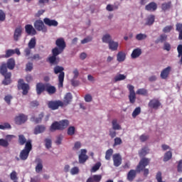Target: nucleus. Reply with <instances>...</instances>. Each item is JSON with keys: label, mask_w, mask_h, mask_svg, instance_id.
Instances as JSON below:
<instances>
[{"label": "nucleus", "mask_w": 182, "mask_h": 182, "mask_svg": "<svg viewBox=\"0 0 182 182\" xmlns=\"http://www.w3.org/2000/svg\"><path fill=\"white\" fill-rule=\"evenodd\" d=\"M147 90L144 88L138 89L136 91V95H141V96H147Z\"/></svg>", "instance_id": "obj_44"}, {"label": "nucleus", "mask_w": 182, "mask_h": 182, "mask_svg": "<svg viewBox=\"0 0 182 182\" xmlns=\"http://www.w3.org/2000/svg\"><path fill=\"white\" fill-rule=\"evenodd\" d=\"M13 97L12 95H8L4 97V101L7 105H11V101L12 100Z\"/></svg>", "instance_id": "obj_59"}, {"label": "nucleus", "mask_w": 182, "mask_h": 182, "mask_svg": "<svg viewBox=\"0 0 182 182\" xmlns=\"http://www.w3.org/2000/svg\"><path fill=\"white\" fill-rule=\"evenodd\" d=\"M102 180V175H93L87 178L86 182H100Z\"/></svg>", "instance_id": "obj_26"}, {"label": "nucleus", "mask_w": 182, "mask_h": 182, "mask_svg": "<svg viewBox=\"0 0 182 182\" xmlns=\"http://www.w3.org/2000/svg\"><path fill=\"white\" fill-rule=\"evenodd\" d=\"M28 120V116L25 115V114H19L18 116H16L14 118V122L18 126H21V124H23V123L26 122Z\"/></svg>", "instance_id": "obj_11"}, {"label": "nucleus", "mask_w": 182, "mask_h": 182, "mask_svg": "<svg viewBox=\"0 0 182 182\" xmlns=\"http://www.w3.org/2000/svg\"><path fill=\"white\" fill-rule=\"evenodd\" d=\"M52 55H53L48 58L49 63L51 65H58L59 63V60L56 57L58 56V55H60V53H58L56 50H52Z\"/></svg>", "instance_id": "obj_12"}, {"label": "nucleus", "mask_w": 182, "mask_h": 182, "mask_svg": "<svg viewBox=\"0 0 182 182\" xmlns=\"http://www.w3.org/2000/svg\"><path fill=\"white\" fill-rule=\"evenodd\" d=\"M43 22H44L45 25H47V26L56 27V26H58V25H59V23L56 20H51L49 18H43Z\"/></svg>", "instance_id": "obj_20"}, {"label": "nucleus", "mask_w": 182, "mask_h": 182, "mask_svg": "<svg viewBox=\"0 0 182 182\" xmlns=\"http://www.w3.org/2000/svg\"><path fill=\"white\" fill-rule=\"evenodd\" d=\"M17 87L18 90H23L22 94L24 96H26V95L29 93V85L25 83V82L23 81V79L18 80Z\"/></svg>", "instance_id": "obj_7"}, {"label": "nucleus", "mask_w": 182, "mask_h": 182, "mask_svg": "<svg viewBox=\"0 0 182 182\" xmlns=\"http://www.w3.org/2000/svg\"><path fill=\"white\" fill-rule=\"evenodd\" d=\"M150 164V159L149 158H142L139 164L136 166V170L131 169L127 173V181H133L137 176V173H140L143 171L145 167H147Z\"/></svg>", "instance_id": "obj_2"}, {"label": "nucleus", "mask_w": 182, "mask_h": 182, "mask_svg": "<svg viewBox=\"0 0 182 182\" xmlns=\"http://www.w3.org/2000/svg\"><path fill=\"white\" fill-rule=\"evenodd\" d=\"M149 151H150V149L147 147H144L141 149V150L139 152L140 157H144V156H146L149 154Z\"/></svg>", "instance_id": "obj_39"}, {"label": "nucleus", "mask_w": 182, "mask_h": 182, "mask_svg": "<svg viewBox=\"0 0 182 182\" xmlns=\"http://www.w3.org/2000/svg\"><path fill=\"white\" fill-rule=\"evenodd\" d=\"M6 129H12V127L11 126L10 123L5 122L4 124H0V129L1 130H5Z\"/></svg>", "instance_id": "obj_48"}, {"label": "nucleus", "mask_w": 182, "mask_h": 182, "mask_svg": "<svg viewBox=\"0 0 182 182\" xmlns=\"http://www.w3.org/2000/svg\"><path fill=\"white\" fill-rule=\"evenodd\" d=\"M178 50V58H181L179 60L180 65H182V45L179 44L177 47Z\"/></svg>", "instance_id": "obj_40"}, {"label": "nucleus", "mask_w": 182, "mask_h": 182, "mask_svg": "<svg viewBox=\"0 0 182 182\" xmlns=\"http://www.w3.org/2000/svg\"><path fill=\"white\" fill-rule=\"evenodd\" d=\"M109 49L110 50L114 51V50H117L118 48H119V43L118 42H115L114 41H112L109 44Z\"/></svg>", "instance_id": "obj_28"}, {"label": "nucleus", "mask_w": 182, "mask_h": 182, "mask_svg": "<svg viewBox=\"0 0 182 182\" xmlns=\"http://www.w3.org/2000/svg\"><path fill=\"white\" fill-rule=\"evenodd\" d=\"M55 45L57 47L52 49V50L57 51L58 53H63L66 48V42L63 38H59L55 41Z\"/></svg>", "instance_id": "obj_6"}, {"label": "nucleus", "mask_w": 182, "mask_h": 182, "mask_svg": "<svg viewBox=\"0 0 182 182\" xmlns=\"http://www.w3.org/2000/svg\"><path fill=\"white\" fill-rule=\"evenodd\" d=\"M176 32L182 31V23H177L176 24Z\"/></svg>", "instance_id": "obj_61"}, {"label": "nucleus", "mask_w": 182, "mask_h": 182, "mask_svg": "<svg viewBox=\"0 0 182 182\" xmlns=\"http://www.w3.org/2000/svg\"><path fill=\"white\" fill-rule=\"evenodd\" d=\"M145 10L148 11L149 12H154L157 11V4L154 1L148 4L145 6Z\"/></svg>", "instance_id": "obj_21"}, {"label": "nucleus", "mask_w": 182, "mask_h": 182, "mask_svg": "<svg viewBox=\"0 0 182 182\" xmlns=\"http://www.w3.org/2000/svg\"><path fill=\"white\" fill-rule=\"evenodd\" d=\"M36 93L38 96L42 95L45 90H46V84L43 82H38L36 86Z\"/></svg>", "instance_id": "obj_15"}, {"label": "nucleus", "mask_w": 182, "mask_h": 182, "mask_svg": "<svg viewBox=\"0 0 182 182\" xmlns=\"http://www.w3.org/2000/svg\"><path fill=\"white\" fill-rule=\"evenodd\" d=\"M127 87L129 91V102L133 105L136 102V92H134V86L129 85L127 86Z\"/></svg>", "instance_id": "obj_13"}, {"label": "nucleus", "mask_w": 182, "mask_h": 182, "mask_svg": "<svg viewBox=\"0 0 182 182\" xmlns=\"http://www.w3.org/2000/svg\"><path fill=\"white\" fill-rule=\"evenodd\" d=\"M35 163H36V171L37 173H41V171H42V170H43V161H42V159H41V158H36L35 160Z\"/></svg>", "instance_id": "obj_18"}, {"label": "nucleus", "mask_w": 182, "mask_h": 182, "mask_svg": "<svg viewBox=\"0 0 182 182\" xmlns=\"http://www.w3.org/2000/svg\"><path fill=\"white\" fill-rule=\"evenodd\" d=\"M48 107L51 110H58L59 107H63V103L60 100L48 101Z\"/></svg>", "instance_id": "obj_8"}, {"label": "nucleus", "mask_w": 182, "mask_h": 182, "mask_svg": "<svg viewBox=\"0 0 182 182\" xmlns=\"http://www.w3.org/2000/svg\"><path fill=\"white\" fill-rule=\"evenodd\" d=\"M147 38V35L143 33H139L136 36V41H144Z\"/></svg>", "instance_id": "obj_49"}, {"label": "nucleus", "mask_w": 182, "mask_h": 182, "mask_svg": "<svg viewBox=\"0 0 182 182\" xmlns=\"http://www.w3.org/2000/svg\"><path fill=\"white\" fill-rule=\"evenodd\" d=\"M45 116V114L43 112H41L38 114V117H36L35 116H33L31 117V122H33L36 123V124H38V123H42V119H43Z\"/></svg>", "instance_id": "obj_22"}, {"label": "nucleus", "mask_w": 182, "mask_h": 182, "mask_svg": "<svg viewBox=\"0 0 182 182\" xmlns=\"http://www.w3.org/2000/svg\"><path fill=\"white\" fill-rule=\"evenodd\" d=\"M171 157H173V153H171V151H167L164 154V161H168V160H171Z\"/></svg>", "instance_id": "obj_42"}, {"label": "nucleus", "mask_w": 182, "mask_h": 182, "mask_svg": "<svg viewBox=\"0 0 182 182\" xmlns=\"http://www.w3.org/2000/svg\"><path fill=\"white\" fill-rule=\"evenodd\" d=\"M140 55H141V49L136 48L132 51V53L131 54V57L132 58V59H136V58H139V56H140Z\"/></svg>", "instance_id": "obj_30"}, {"label": "nucleus", "mask_w": 182, "mask_h": 182, "mask_svg": "<svg viewBox=\"0 0 182 182\" xmlns=\"http://www.w3.org/2000/svg\"><path fill=\"white\" fill-rule=\"evenodd\" d=\"M8 69L9 70H14L15 69V59L10 58L7 60V63H3L0 65V73L2 76H4V79L3 80V85L5 86L8 85H11V77H12V73L11 72H8Z\"/></svg>", "instance_id": "obj_1"}, {"label": "nucleus", "mask_w": 182, "mask_h": 182, "mask_svg": "<svg viewBox=\"0 0 182 182\" xmlns=\"http://www.w3.org/2000/svg\"><path fill=\"white\" fill-rule=\"evenodd\" d=\"M114 167H119L122 164V156L119 154H115L112 156Z\"/></svg>", "instance_id": "obj_17"}, {"label": "nucleus", "mask_w": 182, "mask_h": 182, "mask_svg": "<svg viewBox=\"0 0 182 182\" xmlns=\"http://www.w3.org/2000/svg\"><path fill=\"white\" fill-rule=\"evenodd\" d=\"M170 72H171V67L168 66L164 68L161 73V79H167L168 77V75H170Z\"/></svg>", "instance_id": "obj_24"}, {"label": "nucleus", "mask_w": 182, "mask_h": 182, "mask_svg": "<svg viewBox=\"0 0 182 182\" xmlns=\"http://www.w3.org/2000/svg\"><path fill=\"white\" fill-rule=\"evenodd\" d=\"M21 36H22V27L18 26V27L16 28V29L14 31V40L16 42H18V41H19V38H21Z\"/></svg>", "instance_id": "obj_19"}, {"label": "nucleus", "mask_w": 182, "mask_h": 182, "mask_svg": "<svg viewBox=\"0 0 182 182\" xmlns=\"http://www.w3.org/2000/svg\"><path fill=\"white\" fill-rule=\"evenodd\" d=\"M76 132V128L75 127H69L67 131V134L68 136H73Z\"/></svg>", "instance_id": "obj_46"}, {"label": "nucleus", "mask_w": 182, "mask_h": 182, "mask_svg": "<svg viewBox=\"0 0 182 182\" xmlns=\"http://www.w3.org/2000/svg\"><path fill=\"white\" fill-rule=\"evenodd\" d=\"M13 55H15V50L12 49H9L6 50V54L4 55V58H11V56H13Z\"/></svg>", "instance_id": "obj_51"}, {"label": "nucleus", "mask_w": 182, "mask_h": 182, "mask_svg": "<svg viewBox=\"0 0 182 182\" xmlns=\"http://www.w3.org/2000/svg\"><path fill=\"white\" fill-rule=\"evenodd\" d=\"M46 130V127L44 125H37L34 129V134H41Z\"/></svg>", "instance_id": "obj_27"}, {"label": "nucleus", "mask_w": 182, "mask_h": 182, "mask_svg": "<svg viewBox=\"0 0 182 182\" xmlns=\"http://www.w3.org/2000/svg\"><path fill=\"white\" fill-rule=\"evenodd\" d=\"M73 99V96L72 95V93L68 92V93L65 94V95L64 97V100L62 102L63 107V106H68V105H70V103H72Z\"/></svg>", "instance_id": "obj_16"}, {"label": "nucleus", "mask_w": 182, "mask_h": 182, "mask_svg": "<svg viewBox=\"0 0 182 182\" xmlns=\"http://www.w3.org/2000/svg\"><path fill=\"white\" fill-rule=\"evenodd\" d=\"M117 60L118 62H124L126 60V53L119 51L117 55Z\"/></svg>", "instance_id": "obj_29"}, {"label": "nucleus", "mask_w": 182, "mask_h": 182, "mask_svg": "<svg viewBox=\"0 0 182 182\" xmlns=\"http://www.w3.org/2000/svg\"><path fill=\"white\" fill-rule=\"evenodd\" d=\"M46 92H48V95H55V93H56V87L53 85L46 84Z\"/></svg>", "instance_id": "obj_25"}, {"label": "nucleus", "mask_w": 182, "mask_h": 182, "mask_svg": "<svg viewBox=\"0 0 182 182\" xmlns=\"http://www.w3.org/2000/svg\"><path fill=\"white\" fill-rule=\"evenodd\" d=\"M34 28L36 31H38V32H47L48 28H46V26H45V23H43V21L42 20H36L34 22Z\"/></svg>", "instance_id": "obj_9"}, {"label": "nucleus", "mask_w": 182, "mask_h": 182, "mask_svg": "<svg viewBox=\"0 0 182 182\" xmlns=\"http://www.w3.org/2000/svg\"><path fill=\"white\" fill-rule=\"evenodd\" d=\"M69 126V120L68 119H63L60 122H54L50 127V132H56V130H65Z\"/></svg>", "instance_id": "obj_4"}, {"label": "nucleus", "mask_w": 182, "mask_h": 182, "mask_svg": "<svg viewBox=\"0 0 182 182\" xmlns=\"http://www.w3.org/2000/svg\"><path fill=\"white\" fill-rule=\"evenodd\" d=\"M28 46L29 48V49H34V48H36V38L35 37L32 38L28 43Z\"/></svg>", "instance_id": "obj_37"}, {"label": "nucleus", "mask_w": 182, "mask_h": 182, "mask_svg": "<svg viewBox=\"0 0 182 182\" xmlns=\"http://www.w3.org/2000/svg\"><path fill=\"white\" fill-rule=\"evenodd\" d=\"M102 41L104 43H109L112 40V36L110 34H105L102 36Z\"/></svg>", "instance_id": "obj_35"}, {"label": "nucleus", "mask_w": 182, "mask_h": 182, "mask_svg": "<svg viewBox=\"0 0 182 182\" xmlns=\"http://www.w3.org/2000/svg\"><path fill=\"white\" fill-rule=\"evenodd\" d=\"M45 143H46V149H50V147H52V139H45Z\"/></svg>", "instance_id": "obj_58"}, {"label": "nucleus", "mask_w": 182, "mask_h": 182, "mask_svg": "<svg viewBox=\"0 0 182 182\" xmlns=\"http://www.w3.org/2000/svg\"><path fill=\"white\" fill-rule=\"evenodd\" d=\"M112 124L113 130H122V127L117 123V119H112Z\"/></svg>", "instance_id": "obj_33"}, {"label": "nucleus", "mask_w": 182, "mask_h": 182, "mask_svg": "<svg viewBox=\"0 0 182 182\" xmlns=\"http://www.w3.org/2000/svg\"><path fill=\"white\" fill-rule=\"evenodd\" d=\"M155 19H156V17L154 16V15H150L146 18V22L145 25H147L148 26H151V25H153L154 23Z\"/></svg>", "instance_id": "obj_32"}, {"label": "nucleus", "mask_w": 182, "mask_h": 182, "mask_svg": "<svg viewBox=\"0 0 182 182\" xmlns=\"http://www.w3.org/2000/svg\"><path fill=\"white\" fill-rule=\"evenodd\" d=\"M92 41H93V37L87 36L81 41V43L85 45V43H89V42H92Z\"/></svg>", "instance_id": "obj_53"}, {"label": "nucleus", "mask_w": 182, "mask_h": 182, "mask_svg": "<svg viewBox=\"0 0 182 182\" xmlns=\"http://www.w3.org/2000/svg\"><path fill=\"white\" fill-rule=\"evenodd\" d=\"M172 6L173 5L171 4V1L165 2L161 4V9L162 11L166 12V11H168V9H171Z\"/></svg>", "instance_id": "obj_31"}, {"label": "nucleus", "mask_w": 182, "mask_h": 182, "mask_svg": "<svg viewBox=\"0 0 182 182\" xmlns=\"http://www.w3.org/2000/svg\"><path fill=\"white\" fill-rule=\"evenodd\" d=\"M30 106L31 107H38V106H39V102L37 100L31 101L30 102Z\"/></svg>", "instance_id": "obj_63"}, {"label": "nucleus", "mask_w": 182, "mask_h": 182, "mask_svg": "<svg viewBox=\"0 0 182 182\" xmlns=\"http://www.w3.org/2000/svg\"><path fill=\"white\" fill-rule=\"evenodd\" d=\"M177 170L178 173H182V160L178 162Z\"/></svg>", "instance_id": "obj_64"}, {"label": "nucleus", "mask_w": 182, "mask_h": 182, "mask_svg": "<svg viewBox=\"0 0 182 182\" xmlns=\"http://www.w3.org/2000/svg\"><path fill=\"white\" fill-rule=\"evenodd\" d=\"M119 7L117 6H112V4H108L106 7L107 11L112 12L114 9H117Z\"/></svg>", "instance_id": "obj_56"}, {"label": "nucleus", "mask_w": 182, "mask_h": 182, "mask_svg": "<svg viewBox=\"0 0 182 182\" xmlns=\"http://www.w3.org/2000/svg\"><path fill=\"white\" fill-rule=\"evenodd\" d=\"M160 106H161V102H160V100L157 98L151 100L148 103V107L150 109H154V110H158V109L160 108Z\"/></svg>", "instance_id": "obj_10"}, {"label": "nucleus", "mask_w": 182, "mask_h": 182, "mask_svg": "<svg viewBox=\"0 0 182 182\" xmlns=\"http://www.w3.org/2000/svg\"><path fill=\"white\" fill-rule=\"evenodd\" d=\"M167 41V35L161 34L156 41L155 43H163Z\"/></svg>", "instance_id": "obj_34"}, {"label": "nucleus", "mask_w": 182, "mask_h": 182, "mask_svg": "<svg viewBox=\"0 0 182 182\" xmlns=\"http://www.w3.org/2000/svg\"><path fill=\"white\" fill-rule=\"evenodd\" d=\"M84 99L87 103H90V102L93 100V98L92 97V95H90V94L85 95Z\"/></svg>", "instance_id": "obj_60"}, {"label": "nucleus", "mask_w": 182, "mask_h": 182, "mask_svg": "<svg viewBox=\"0 0 182 182\" xmlns=\"http://www.w3.org/2000/svg\"><path fill=\"white\" fill-rule=\"evenodd\" d=\"M112 156H113V150L112 149L107 150L105 153V159L110 160Z\"/></svg>", "instance_id": "obj_45"}, {"label": "nucleus", "mask_w": 182, "mask_h": 182, "mask_svg": "<svg viewBox=\"0 0 182 182\" xmlns=\"http://www.w3.org/2000/svg\"><path fill=\"white\" fill-rule=\"evenodd\" d=\"M18 143L20 146H23L28 143V141H26V138L23 134L18 135Z\"/></svg>", "instance_id": "obj_36"}, {"label": "nucleus", "mask_w": 182, "mask_h": 182, "mask_svg": "<svg viewBox=\"0 0 182 182\" xmlns=\"http://www.w3.org/2000/svg\"><path fill=\"white\" fill-rule=\"evenodd\" d=\"M114 144L113 146L116 147V146H120V144H122L123 143V141L122 140V138L120 137H116L114 139Z\"/></svg>", "instance_id": "obj_47"}, {"label": "nucleus", "mask_w": 182, "mask_h": 182, "mask_svg": "<svg viewBox=\"0 0 182 182\" xmlns=\"http://www.w3.org/2000/svg\"><path fill=\"white\" fill-rule=\"evenodd\" d=\"M164 50H167V52H170V50H171V44L165 42L164 43Z\"/></svg>", "instance_id": "obj_55"}, {"label": "nucleus", "mask_w": 182, "mask_h": 182, "mask_svg": "<svg viewBox=\"0 0 182 182\" xmlns=\"http://www.w3.org/2000/svg\"><path fill=\"white\" fill-rule=\"evenodd\" d=\"M65 68L62 66L56 65L54 68V73L58 75V87H63V81L65 80Z\"/></svg>", "instance_id": "obj_5"}, {"label": "nucleus", "mask_w": 182, "mask_h": 182, "mask_svg": "<svg viewBox=\"0 0 182 182\" xmlns=\"http://www.w3.org/2000/svg\"><path fill=\"white\" fill-rule=\"evenodd\" d=\"M101 166H102V164L100 162L96 163V164L92 166L91 171L92 173H96V171H97V170L100 168Z\"/></svg>", "instance_id": "obj_52"}, {"label": "nucleus", "mask_w": 182, "mask_h": 182, "mask_svg": "<svg viewBox=\"0 0 182 182\" xmlns=\"http://www.w3.org/2000/svg\"><path fill=\"white\" fill-rule=\"evenodd\" d=\"M80 171V170L77 166H74L70 170L71 176H76Z\"/></svg>", "instance_id": "obj_43"}, {"label": "nucleus", "mask_w": 182, "mask_h": 182, "mask_svg": "<svg viewBox=\"0 0 182 182\" xmlns=\"http://www.w3.org/2000/svg\"><path fill=\"white\" fill-rule=\"evenodd\" d=\"M117 129H113V128H110L109 129V136L111 137V139H114L116 137L117 133L116 132Z\"/></svg>", "instance_id": "obj_50"}, {"label": "nucleus", "mask_w": 182, "mask_h": 182, "mask_svg": "<svg viewBox=\"0 0 182 182\" xmlns=\"http://www.w3.org/2000/svg\"><path fill=\"white\" fill-rule=\"evenodd\" d=\"M5 19H6V14L5 12L0 9V22H5Z\"/></svg>", "instance_id": "obj_54"}, {"label": "nucleus", "mask_w": 182, "mask_h": 182, "mask_svg": "<svg viewBox=\"0 0 182 182\" xmlns=\"http://www.w3.org/2000/svg\"><path fill=\"white\" fill-rule=\"evenodd\" d=\"M0 146L2 147H8V146H9V143L4 139H0Z\"/></svg>", "instance_id": "obj_57"}, {"label": "nucleus", "mask_w": 182, "mask_h": 182, "mask_svg": "<svg viewBox=\"0 0 182 182\" xmlns=\"http://www.w3.org/2000/svg\"><path fill=\"white\" fill-rule=\"evenodd\" d=\"M140 113H141V108L140 107H136L132 114L133 119H136Z\"/></svg>", "instance_id": "obj_38"}, {"label": "nucleus", "mask_w": 182, "mask_h": 182, "mask_svg": "<svg viewBox=\"0 0 182 182\" xmlns=\"http://www.w3.org/2000/svg\"><path fill=\"white\" fill-rule=\"evenodd\" d=\"M126 79V75L123 74H118L114 77V82H120L122 80H124Z\"/></svg>", "instance_id": "obj_41"}, {"label": "nucleus", "mask_w": 182, "mask_h": 182, "mask_svg": "<svg viewBox=\"0 0 182 182\" xmlns=\"http://www.w3.org/2000/svg\"><path fill=\"white\" fill-rule=\"evenodd\" d=\"M156 180H157L158 182H161V181H163V177L161 176V172L159 171V172L156 173Z\"/></svg>", "instance_id": "obj_62"}, {"label": "nucleus", "mask_w": 182, "mask_h": 182, "mask_svg": "<svg viewBox=\"0 0 182 182\" xmlns=\"http://www.w3.org/2000/svg\"><path fill=\"white\" fill-rule=\"evenodd\" d=\"M32 151V141L28 140L26 145L25 147L23 150L20 151L19 157L16 156V161H25L28 160V157H29V154Z\"/></svg>", "instance_id": "obj_3"}, {"label": "nucleus", "mask_w": 182, "mask_h": 182, "mask_svg": "<svg viewBox=\"0 0 182 182\" xmlns=\"http://www.w3.org/2000/svg\"><path fill=\"white\" fill-rule=\"evenodd\" d=\"M25 31L28 35H36V30L33 28V25L27 24L25 26Z\"/></svg>", "instance_id": "obj_23"}, {"label": "nucleus", "mask_w": 182, "mask_h": 182, "mask_svg": "<svg viewBox=\"0 0 182 182\" xmlns=\"http://www.w3.org/2000/svg\"><path fill=\"white\" fill-rule=\"evenodd\" d=\"M86 153H87V151L86 149H81V153L79 155L80 164H84V163H86V161H87L89 156L86 155Z\"/></svg>", "instance_id": "obj_14"}]
</instances>
